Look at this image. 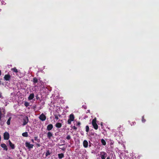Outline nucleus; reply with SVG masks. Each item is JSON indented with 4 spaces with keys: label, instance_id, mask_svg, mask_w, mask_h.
Returning a JSON list of instances; mask_svg holds the SVG:
<instances>
[{
    "label": "nucleus",
    "instance_id": "obj_16",
    "mask_svg": "<svg viewBox=\"0 0 159 159\" xmlns=\"http://www.w3.org/2000/svg\"><path fill=\"white\" fill-rule=\"evenodd\" d=\"M58 158L61 159H62V158H63V157H64V155L63 153H59L58 154Z\"/></svg>",
    "mask_w": 159,
    "mask_h": 159
},
{
    "label": "nucleus",
    "instance_id": "obj_17",
    "mask_svg": "<svg viewBox=\"0 0 159 159\" xmlns=\"http://www.w3.org/2000/svg\"><path fill=\"white\" fill-rule=\"evenodd\" d=\"M5 121V120H3L2 119H1L0 120V125L1 126H3L4 124V123Z\"/></svg>",
    "mask_w": 159,
    "mask_h": 159
},
{
    "label": "nucleus",
    "instance_id": "obj_26",
    "mask_svg": "<svg viewBox=\"0 0 159 159\" xmlns=\"http://www.w3.org/2000/svg\"><path fill=\"white\" fill-rule=\"evenodd\" d=\"M24 105L26 107H27L29 106V103L27 102H25L24 103Z\"/></svg>",
    "mask_w": 159,
    "mask_h": 159
},
{
    "label": "nucleus",
    "instance_id": "obj_14",
    "mask_svg": "<svg viewBox=\"0 0 159 159\" xmlns=\"http://www.w3.org/2000/svg\"><path fill=\"white\" fill-rule=\"evenodd\" d=\"M55 126L57 128H60L62 126V125L61 123H57L55 125Z\"/></svg>",
    "mask_w": 159,
    "mask_h": 159
},
{
    "label": "nucleus",
    "instance_id": "obj_5",
    "mask_svg": "<svg viewBox=\"0 0 159 159\" xmlns=\"http://www.w3.org/2000/svg\"><path fill=\"white\" fill-rule=\"evenodd\" d=\"M4 79L6 81H10L11 79V75L9 74L5 75L4 77Z\"/></svg>",
    "mask_w": 159,
    "mask_h": 159
},
{
    "label": "nucleus",
    "instance_id": "obj_41",
    "mask_svg": "<svg viewBox=\"0 0 159 159\" xmlns=\"http://www.w3.org/2000/svg\"><path fill=\"white\" fill-rule=\"evenodd\" d=\"M1 81L0 80V84H1Z\"/></svg>",
    "mask_w": 159,
    "mask_h": 159
},
{
    "label": "nucleus",
    "instance_id": "obj_32",
    "mask_svg": "<svg viewBox=\"0 0 159 159\" xmlns=\"http://www.w3.org/2000/svg\"><path fill=\"white\" fill-rule=\"evenodd\" d=\"M72 128L73 129L75 130H76L77 129V128L75 126H73Z\"/></svg>",
    "mask_w": 159,
    "mask_h": 159
},
{
    "label": "nucleus",
    "instance_id": "obj_2",
    "mask_svg": "<svg viewBox=\"0 0 159 159\" xmlns=\"http://www.w3.org/2000/svg\"><path fill=\"white\" fill-rule=\"evenodd\" d=\"M23 125H25L27 124L29 121V118L28 116H24L23 119Z\"/></svg>",
    "mask_w": 159,
    "mask_h": 159
},
{
    "label": "nucleus",
    "instance_id": "obj_11",
    "mask_svg": "<svg viewBox=\"0 0 159 159\" xmlns=\"http://www.w3.org/2000/svg\"><path fill=\"white\" fill-rule=\"evenodd\" d=\"M48 138L49 139H51V137L53 136V134L51 132H48L47 134Z\"/></svg>",
    "mask_w": 159,
    "mask_h": 159
},
{
    "label": "nucleus",
    "instance_id": "obj_6",
    "mask_svg": "<svg viewBox=\"0 0 159 159\" xmlns=\"http://www.w3.org/2000/svg\"><path fill=\"white\" fill-rule=\"evenodd\" d=\"M25 145L26 147L29 149H30L33 148L34 145L32 144H30L29 142H26L25 143Z\"/></svg>",
    "mask_w": 159,
    "mask_h": 159
},
{
    "label": "nucleus",
    "instance_id": "obj_23",
    "mask_svg": "<svg viewBox=\"0 0 159 159\" xmlns=\"http://www.w3.org/2000/svg\"><path fill=\"white\" fill-rule=\"evenodd\" d=\"M34 140L37 141L39 143L40 142V139H38L37 136H36L34 137Z\"/></svg>",
    "mask_w": 159,
    "mask_h": 159
},
{
    "label": "nucleus",
    "instance_id": "obj_24",
    "mask_svg": "<svg viewBox=\"0 0 159 159\" xmlns=\"http://www.w3.org/2000/svg\"><path fill=\"white\" fill-rule=\"evenodd\" d=\"M11 117H10L9 118V119H8L7 121V125H10V120H11Z\"/></svg>",
    "mask_w": 159,
    "mask_h": 159
},
{
    "label": "nucleus",
    "instance_id": "obj_27",
    "mask_svg": "<svg viewBox=\"0 0 159 159\" xmlns=\"http://www.w3.org/2000/svg\"><path fill=\"white\" fill-rule=\"evenodd\" d=\"M58 116H60V115H54L55 118L56 120H58L59 119Z\"/></svg>",
    "mask_w": 159,
    "mask_h": 159
},
{
    "label": "nucleus",
    "instance_id": "obj_30",
    "mask_svg": "<svg viewBox=\"0 0 159 159\" xmlns=\"http://www.w3.org/2000/svg\"><path fill=\"white\" fill-rule=\"evenodd\" d=\"M66 139L68 140H70L71 139V137L69 135H68L67 136Z\"/></svg>",
    "mask_w": 159,
    "mask_h": 159
},
{
    "label": "nucleus",
    "instance_id": "obj_21",
    "mask_svg": "<svg viewBox=\"0 0 159 159\" xmlns=\"http://www.w3.org/2000/svg\"><path fill=\"white\" fill-rule=\"evenodd\" d=\"M22 135L24 137H27L28 136L27 132H25L22 133Z\"/></svg>",
    "mask_w": 159,
    "mask_h": 159
},
{
    "label": "nucleus",
    "instance_id": "obj_19",
    "mask_svg": "<svg viewBox=\"0 0 159 159\" xmlns=\"http://www.w3.org/2000/svg\"><path fill=\"white\" fill-rule=\"evenodd\" d=\"M101 142L103 145H105L106 144V143L105 141L103 139L101 140Z\"/></svg>",
    "mask_w": 159,
    "mask_h": 159
},
{
    "label": "nucleus",
    "instance_id": "obj_7",
    "mask_svg": "<svg viewBox=\"0 0 159 159\" xmlns=\"http://www.w3.org/2000/svg\"><path fill=\"white\" fill-rule=\"evenodd\" d=\"M39 118L41 120L43 121L46 120V116L43 113H42L39 116Z\"/></svg>",
    "mask_w": 159,
    "mask_h": 159
},
{
    "label": "nucleus",
    "instance_id": "obj_22",
    "mask_svg": "<svg viewBox=\"0 0 159 159\" xmlns=\"http://www.w3.org/2000/svg\"><path fill=\"white\" fill-rule=\"evenodd\" d=\"M11 70H12V71L15 72L17 73L18 72L17 69L16 68H12Z\"/></svg>",
    "mask_w": 159,
    "mask_h": 159
},
{
    "label": "nucleus",
    "instance_id": "obj_29",
    "mask_svg": "<svg viewBox=\"0 0 159 159\" xmlns=\"http://www.w3.org/2000/svg\"><path fill=\"white\" fill-rule=\"evenodd\" d=\"M72 120H70L69 119H68L67 121V123L68 124H70L71 122V121H72Z\"/></svg>",
    "mask_w": 159,
    "mask_h": 159
},
{
    "label": "nucleus",
    "instance_id": "obj_38",
    "mask_svg": "<svg viewBox=\"0 0 159 159\" xmlns=\"http://www.w3.org/2000/svg\"><path fill=\"white\" fill-rule=\"evenodd\" d=\"M39 97L38 96H36V98L37 99H39Z\"/></svg>",
    "mask_w": 159,
    "mask_h": 159
},
{
    "label": "nucleus",
    "instance_id": "obj_8",
    "mask_svg": "<svg viewBox=\"0 0 159 159\" xmlns=\"http://www.w3.org/2000/svg\"><path fill=\"white\" fill-rule=\"evenodd\" d=\"M53 126L52 124H49L47 126V129L48 131H50L53 128Z\"/></svg>",
    "mask_w": 159,
    "mask_h": 159
},
{
    "label": "nucleus",
    "instance_id": "obj_13",
    "mask_svg": "<svg viewBox=\"0 0 159 159\" xmlns=\"http://www.w3.org/2000/svg\"><path fill=\"white\" fill-rule=\"evenodd\" d=\"M34 95L33 93H31L28 97V99L30 100H32L34 98Z\"/></svg>",
    "mask_w": 159,
    "mask_h": 159
},
{
    "label": "nucleus",
    "instance_id": "obj_10",
    "mask_svg": "<svg viewBox=\"0 0 159 159\" xmlns=\"http://www.w3.org/2000/svg\"><path fill=\"white\" fill-rule=\"evenodd\" d=\"M83 146L85 148H87L88 147V141L86 140H84L83 142Z\"/></svg>",
    "mask_w": 159,
    "mask_h": 159
},
{
    "label": "nucleus",
    "instance_id": "obj_12",
    "mask_svg": "<svg viewBox=\"0 0 159 159\" xmlns=\"http://www.w3.org/2000/svg\"><path fill=\"white\" fill-rule=\"evenodd\" d=\"M8 142L11 148L12 149H14L15 148V146L14 144H12L10 140L8 141Z\"/></svg>",
    "mask_w": 159,
    "mask_h": 159
},
{
    "label": "nucleus",
    "instance_id": "obj_9",
    "mask_svg": "<svg viewBox=\"0 0 159 159\" xmlns=\"http://www.w3.org/2000/svg\"><path fill=\"white\" fill-rule=\"evenodd\" d=\"M1 146L3 148V149L4 150H5V151H7L8 150V148L6 146V144L5 143H2L1 144Z\"/></svg>",
    "mask_w": 159,
    "mask_h": 159
},
{
    "label": "nucleus",
    "instance_id": "obj_3",
    "mask_svg": "<svg viewBox=\"0 0 159 159\" xmlns=\"http://www.w3.org/2000/svg\"><path fill=\"white\" fill-rule=\"evenodd\" d=\"M100 157L102 159H105L106 157H107V154L104 152H100Z\"/></svg>",
    "mask_w": 159,
    "mask_h": 159
},
{
    "label": "nucleus",
    "instance_id": "obj_35",
    "mask_svg": "<svg viewBox=\"0 0 159 159\" xmlns=\"http://www.w3.org/2000/svg\"><path fill=\"white\" fill-rule=\"evenodd\" d=\"M80 122H77V125H79V126H80Z\"/></svg>",
    "mask_w": 159,
    "mask_h": 159
},
{
    "label": "nucleus",
    "instance_id": "obj_34",
    "mask_svg": "<svg viewBox=\"0 0 159 159\" xmlns=\"http://www.w3.org/2000/svg\"><path fill=\"white\" fill-rule=\"evenodd\" d=\"M0 98H3L2 93L0 92Z\"/></svg>",
    "mask_w": 159,
    "mask_h": 159
},
{
    "label": "nucleus",
    "instance_id": "obj_4",
    "mask_svg": "<svg viewBox=\"0 0 159 159\" xmlns=\"http://www.w3.org/2000/svg\"><path fill=\"white\" fill-rule=\"evenodd\" d=\"M3 136L4 139L5 140H8L10 137V135L9 133L7 132L4 133Z\"/></svg>",
    "mask_w": 159,
    "mask_h": 159
},
{
    "label": "nucleus",
    "instance_id": "obj_36",
    "mask_svg": "<svg viewBox=\"0 0 159 159\" xmlns=\"http://www.w3.org/2000/svg\"><path fill=\"white\" fill-rule=\"evenodd\" d=\"M31 141L32 142V143H34V140L33 139H31Z\"/></svg>",
    "mask_w": 159,
    "mask_h": 159
},
{
    "label": "nucleus",
    "instance_id": "obj_33",
    "mask_svg": "<svg viewBox=\"0 0 159 159\" xmlns=\"http://www.w3.org/2000/svg\"><path fill=\"white\" fill-rule=\"evenodd\" d=\"M2 113L1 110H0V120L2 118Z\"/></svg>",
    "mask_w": 159,
    "mask_h": 159
},
{
    "label": "nucleus",
    "instance_id": "obj_1",
    "mask_svg": "<svg viewBox=\"0 0 159 159\" xmlns=\"http://www.w3.org/2000/svg\"><path fill=\"white\" fill-rule=\"evenodd\" d=\"M96 118H95L92 121V124L93 127L96 130L98 128V126L96 123Z\"/></svg>",
    "mask_w": 159,
    "mask_h": 159
},
{
    "label": "nucleus",
    "instance_id": "obj_15",
    "mask_svg": "<svg viewBox=\"0 0 159 159\" xmlns=\"http://www.w3.org/2000/svg\"><path fill=\"white\" fill-rule=\"evenodd\" d=\"M74 116L73 114H71L70 115L69 119L73 121L74 120Z\"/></svg>",
    "mask_w": 159,
    "mask_h": 159
},
{
    "label": "nucleus",
    "instance_id": "obj_39",
    "mask_svg": "<svg viewBox=\"0 0 159 159\" xmlns=\"http://www.w3.org/2000/svg\"><path fill=\"white\" fill-rule=\"evenodd\" d=\"M62 149L63 150H65V149Z\"/></svg>",
    "mask_w": 159,
    "mask_h": 159
},
{
    "label": "nucleus",
    "instance_id": "obj_18",
    "mask_svg": "<svg viewBox=\"0 0 159 159\" xmlns=\"http://www.w3.org/2000/svg\"><path fill=\"white\" fill-rule=\"evenodd\" d=\"M38 80L35 77L33 79V81L34 84H35L37 83L38 82Z\"/></svg>",
    "mask_w": 159,
    "mask_h": 159
},
{
    "label": "nucleus",
    "instance_id": "obj_20",
    "mask_svg": "<svg viewBox=\"0 0 159 159\" xmlns=\"http://www.w3.org/2000/svg\"><path fill=\"white\" fill-rule=\"evenodd\" d=\"M51 154V152L50 151L48 150H47L46 151V157L48 156V155H50Z\"/></svg>",
    "mask_w": 159,
    "mask_h": 159
},
{
    "label": "nucleus",
    "instance_id": "obj_31",
    "mask_svg": "<svg viewBox=\"0 0 159 159\" xmlns=\"http://www.w3.org/2000/svg\"><path fill=\"white\" fill-rule=\"evenodd\" d=\"M37 147H39L41 146V145L39 143H36Z\"/></svg>",
    "mask_w": 159,
    "mask_h": 159
},
{
    "label": "nucleus",
    "instance_id": "obj_28",
    "mask_svg": "<svg viewBox=\"0 0 159 159\" xmlns=\"http://www.w3.org/2000/svg\"><path fill=\"white\" fill-rule=\"evenodd\" d=\"M142 122L143 123H144L146 121V120L144 119V116H143L142 117Z\"/></svg>",
    "mask_w": 159,
    "mask_h": 159
},
{
    "label": "nucleus",
    "instance_id": "obj_40",
    "mask_svg": "<svg viewBox=\"0 0 159 159\" xmlns=\"http://www.w3.org/2000/svg\"><path fill=\"white\" fill-rule=\"evenodd\" d=\"M63 145V144L60 145V146H61V145Z\"/></svg>",
    "mask_w": 159,
    "mask_h": 159
},
{
    "label": "nucleus",
    "instance_id": "obj_37",
    "mask_svg": "<svg viewBox=\"0 0 159 159\" xmlns=\"http://www.w3.org/2000/svg\"><path fill=\"white\" fill-rule=\"evenodd\" d=\"M106 159H110V158L109 157H108Z\"/></svg>",
    "mask_w": 159,
    "mask_h": 159
},
{
    "label": "nucleus",
    "instance_id": "obj_25",
    "mask_svg": "<svg viewBox=\"0 0 159 159\" xmlns=\"http://www.w3.org/2000/svg\"><path fill=\"white\" fill-rule=\"evenodd\" d=\"M89 130V126L86 125V131L87 132H88Z\"/></svg>",
    "mask_w": 159,
    "mask_h": 159
}]
</instances>
